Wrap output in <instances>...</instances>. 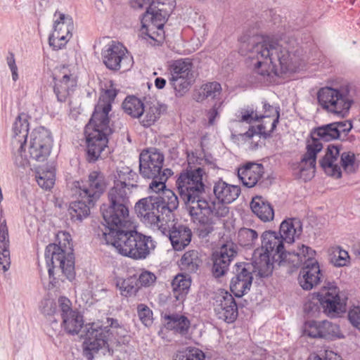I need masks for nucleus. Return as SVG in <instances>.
<instances>
[{
    "instance_id": "f257e3e1",
    "label": "nucleus",
    "mask_w": 360,
    "mask_h": 360,
    "mask_svg": "<svg viewBox=\"0 0 360 360\" xmlns=\"http://www.w3.org/2000/svg\"><path fill=\"white\" fill-rule=\"evenodd\" d=\"M248 58L255 73L264 79L266 78L267 82H271L269 78L274 76L295 72L299 67L295 56L290 54L282 41L278 42L262 39L252 46Z\"/></svg>"
},
{
    "instance_id": "f03ea898",
    "label": "nucleus",
    "mask_w": 360,
    "mask_h": 360,
    "mask_svg": "<svg viewBox=\"0 0 360 360\" xmlns=\"http://www.w3.org/2000/svg\"><path fill=\"white\" fill-rule=\"evenodd\" d=\"M113 186L108 191V202L101 207L104 221L114 225L129 222V195L136 188L137 174L130 167H119L115 174Z\"/></svg>"
},
{
    "instance_id": "7ed1b4c3",
    "label": "nucleus",
    "mask_w": 360,
    "mask_h": 360,
    "mask_svg": "<svg viewBox=\"0 0 360 360\" xmlns=\"http://www.w3.org/2000/svg\"><path fill=\"white\" fill-rule=\"evenodd\" d=\"M106 227L103 231L107 244L115 248L122 255L134 259H145L155 248V242L150 236H144L136 231H128L131 226L129 222L126 225H114L105 221Z\"/></svg>"
},
{
    "instance_id": "20e7f679",
    "label": "nucleus",
    "mask_w": 360,
    "mask_h": 360,
    "mask_svg": "<svg viewBox=\"0 0 360 360\" xmlns=\"http://www.w3.org/2000/svg\"><path fill=\"white\" fill-rule=\"evenodd\" d=\"M207 174L202 167L188 168L181 172L176 180V186L181 198L188 205V210L193 220L204 222L202 210L210 212L207 200L200 198L205 191ZM214 209V204H211Z\"/></svg>"
},
{
    "instance_id": "39448f33",
    "label": "nucleus",
    "mask_w": 360,
    "mask_h": 360,
    "mask_svg": "<svg viewBox=\"0 0 360 360\" xmlns=\"http://www.w3.org/2000/svg\"><path fill=\"white\" fill-rule=\"evenodd\" d=\"M128 332L117 319H107V326L92 323L86 326V334L83 342V354L88 360H92L94 354L100 349L108 350L129 342Z\"/></svg>"
},
{
    "instance_id": "423d86ee",
    "label": "nucleus",
    "mask_w": 360,
    "mask_h": 360,
    "mask_svg": "<svg viewBox=\"0 0 360 360\" xmlns=\"http://www.w3.org/2000/svg\"><path fill=\"white\" fill-rule=\"evenodd\" d=\"M262 245L253 254L255 267L258 276L267 277L273 271V261L276 256L281 261L289 263V256L292 252H285L284 240L280 235L273 231H266L261 236Z\"/></svg>"
},
{
    "instance_id": "0eeeda50",
    "label": "nucleus",
    "mask_w": 360,
    "mask_h": 360,
    "mask_svg": "<svg viewBox=\"0 0 360 360\" xmlns=\"http://www.w3.org/2000/svg\"><path fill=\"white\" fill-rule=\"evenodd\" d=\"M70 235L60 231L56 235L58 244H49L45 251V259L50 278L53 276V270L58 268L68 279L75 276V261Z\"/></svg>"
},
{
    "instance_id": "6e6552de",
    "label": "nucleus",
    "mask_w": 360,
    "mask_h": 360,
    "mask_svg": "<svg viewBox=\"0 0 360 360\" xmlns=\"http://www.w3.org/2000/svg\"><path fill=\"white\" fill-rule=\"evenodd\" d=\"M213 192L217 201L207 200V203H213L216 207L214 206V209H212V206L209 205L210 212L202 210L201 217H203L205 220L204 222H200L201 225L198 227V230L202 236L207 235L212 231V227L210 224H207L209 220L207 217H225L229 214V210L224 204H229L235 201L240 193V188L238 186L229 184L223 180H219L214 184Z\"/></svg>"
},
{
    "instance_id": "1a4fd4ad",
    "label": "nucleus",
    "mask_w": 360,
    "mask_h": 360,
    "mask_svg": "<svg viewBox=\"0 0 360 360\" xmlns=\"http://www.w3.org/2000/svg\"><path fill=\"white\" fill-rule=\"evenodd\" d=\"M319 105L327 113L340 118L348 116L354 98L348 85L324 86L317 93Z\"/></svg>"
},
{
    "instance_id": "9d476101",
    "label": "nucleus",
    "mask_w": 360,
    "mask_h": 360,
    "mask_svg": "<svg viewBox=\"0 0 360 360\" xmlns=\"http://www.w3.org/2000/svg\"><path fill=\"white\" fill-rule=\"evenodd\" d=\"M316 252L304 245H299L289 256V263L295 267L303 265L298 278L299 283L304 290H311L321 281L322 273L315 258Z\"/></svg>"
},
{
    "instance_id": "9b49d317",
    "label": "nucleus",
    "mask_w": 360,
    "mask_h": 360,
    "mask_svg": "<svg viewBox=\"0 0 360 360\" xmlns=\"http://www.w3.org/2000/svg\"><path fill=\"white\" fill-rule=\"evenodd\" d=\"M167 15L164 3L153 1L141 20L139 36L153 46L160 44L164 39L163 27Z\"/></svg>"
},
{
    "instance_id": "f8f14e48",
    "label": "nucleus",
    "mask_w": 360,
    "mask_h": 360,
    "mask_svg": "<svg viewBox=\"0 0 360 360\" xmlns=\"http://www.w3.org/2000/svg\"><path fill=\"white\" fill-rule=\"evenodd\" d=\"M109 119H94L92 116L85 127L87 160L95 162L101 157L108 146V136L112 133Z\"/></svg>"
},
{
    "instance_id": "ddd939ff",
    "label": "nucleus",
    "mask_w": 360,
    "mask_h": 360,
    "mask_svg": "<svg viewBox=\"0 0 360 360\" xmlns=\"http://www.w3.org/2000/svg\"><path fill=\"white\" fill-rule=\"evenodd\" d=\"M320 164L325 173L335 179L341 177L342 169L347 173H352L357 168L354 153L342 152L341 146L334 144L328 146Z\"/></svg>"
},
{
    "instance_id": "4468645a",
    "label": "nucleus",
    "mask_w": 360,
    "mask_h": 360,
    "mask_svg": "<svg viewBox=\"0 0 360 360\" xmlns=\"http://www.w3.org/2000/svg\"><path fill=\"white\" fill-rule=\"evenodd\" d=\"M169 83L177 97L184 96L195 82V72L190 58H181L172 62L169 65Z\"/></svg>"
},
{
    "instance_id": "2eb2a0df",
    "label": "nucleus",
    "mask_w": 360,
    "mask_h": 360,
    "mask_svg": "<svg viewBox=\"0 0 360 360\" xmlns=\"http://www.w3.org/2000/svg\"><path fill=\"white\" fill-rule=\"evenodd\" d=\"M158 199L153 195L139 200L134 206L137 217L145 224L160 231V225L167 222V218L162 214Z\"/></svg>"
},
{
    "instance_id": "dca6fc26",
    "label": "nucleus",
    "mask_w": 360,
    "mask_h": 360,
    "mask_svg": "<svg viewBox=\"0 0 360 360\" xmlns=\"http://www.w3.org/2000/svg\"><path fill=\"white\" fill-rule=\"evenodd\" d=\"M263 108L264 110L263 115H258L252 108L241 109L237 115L238 120L233 122L235 127H238L244 122L250 124L255 121H259V118L271 119L269 126L266 124L260 126L259 131L262 134L273 132L279 120L280 115L278 108L263 102Z\"/></svg>"
},
{
    "instance_id": "f3484780",
    "label": "nucleus",
    "mask_w": 360,
    "mask_h": 360,
    "mask_svg": "<svg viewBox=\"0 0 360 360\" xmlns=\"http://www.w3.org/2000/svg\"><path fill=\"white\" fill-rule=\"evenodd\" d=\"M102 60L107 68L117 71L129 70L133 65V58L126 48L120 43L112 41L105 46L101 52Z\"/></svg>"
},
{
    "instance_id": "a211bd4d",
    "label": "nucleus",
    "mask_w": 360,
    "mask_h": 360,
    "mask_svg": "<svg viewBox=\"0 0 360 360\" xmlns=\"http://www.w3.org/2000/svg\"><path fill=\"white\" fill-rule=\"evenodd\" d=\"M53 32L49 38V45L55 50L62 49L72 37L74 23L72 17L56 11L53 16Z\"/></svg>"
},
{
    "instance_id": "6ab92c4d",
    "label": "nucleus",
    "mask_w": 360,
    "mask_h": 360,
    "mask_svg": "<svg viewBox=\"0 0 360 360\" xmlns=\"http://www.w3.org/2000/svg\"><path fill=\"white\" fill-rule=\"evenodd\" d=\"M323 148L317 141H308L307 153L301 160L292 166L293 174L304 181L311 179L315 174L316 155Z\"/></svg>"
},
{
    "instance_id": "aec40b11",
    "label": "nucleus",
    "mask_w": 360,
    "mask_h": 360,
    "mask_svg": "<svg viewBox=\"0 0 360 360\" xmlns=\"http://www.w3.org/2000/svg\"><path fill=\"white\" fill-rule=\"evenodd\" d=\"M52 137L45 127H38L32 132L29 145L30 158L38 162L45 161L51 153Z\"/></svg>"
},
{
    "instance_id": "412c9836",
    "label": "nucleus",
    "mask_w": 360,
    "mask_h": 360,
    "mask_svg": "<svg viewBox=\"0 0 360 360\" xmlns=\"http://www.w3.org/2000/svg\"><path fill=\"white\" fill-rule=\"evenodd\" d=\"M13 131L12 145L14 148H16L15 162L17 165L25 167L28 164L27 158L23 154L29 131V122L26 114L21 113L18 116L14 122Z\"/></svg>"
},
{
    "instance_id": "4be33fe9",
    "label": "nucleus",
    "mask_w": 360,
    "mask_h": 360,
    "mask_svg": "<svg viewBox=\"0 0 360 360\" xmlns=\"http://www.w3.org/2000/svg\"><path fill=\"white\" fill-rule=\"evenodd\" d=\"M53 91L59 102H65L75 90L77 77L65 66L58 68L53 74Z\"/></svg>"
},
{
    "instance_id": "5701e85b",
    "label": "nucleus",
    "mask_w": 360,
    "mask_h": 360,
    "mask_svg": "<svg viewBox=\"0 0 360 360\" xmlns=\"http://www.w3.org/2000/svg\"><path fill=\"white\" fill-rule=\"evenodd\" d=\"M106 186L107 182L104 175L101 172L93 171L89 174L86 184L77 182L75 194L78 195L79 198L87 199L89 202H95L104 192Z\"/></svg>"
},
{
    "instance_id": "b1692460",
    "label": "nucleus",
    "mask_w": 360,
    "mask_h": 360,
    "mask_svg": "<svg viewBox=\"0 0 360 360\" xmlns=\"http://www.w3.org/2000/svg\"><path fill=\"white\" fill-rule=\"evenodd\" d=\"M159 231L169 238L173 248L176 251L184 249L191 240V230L176 222L174 218L168 219L166 223L161 224Z\"/></svg>"
},
{
    "instance_id": "393cba45",
    "label": "nucleus",
    "mask_w": 360,
    "mask_h": 360,
    "mask_svg": "<svg viewBox=\"0 0 360 360\" xmlns=\"http://www.w3.org/2000/svg\"><path fill=\"white\" fill-rule=\"evenodd\" d=\"M319 300L324 312L335 316L346 311L347 297L336 286H330L319 294Z\"/></svg>"
},
{
    "instance_id": "a878e982",
    "label": "nucleus",
    "mask_w": 360,
    "mask_h": 360,
    "mask_svg": "<svg viewBox=\"0 0 360 360\" xmlns=\"http://www.w3.org/2000/svg\"><path fill=\"white\" fill-rule=\"evenodd\" d=\"M252 272H257L255 262L237 264L235 276L230 283V289L236 297H241L249 290L252 283Z\"/></svg>"
},
{
    "instance_id": "bb28decb",
    "label": "nucleus",
    "mask_w": 360,
    "mask_h": 360,
    "mask_svg": "<svg viewBox=\"0 0 360 360\" xmlns=\"http://www.w3.org/2000/svg\"><path fill=\"white\" fill-rule=\"evenodd\" d=\"M164 155L156 148H150L141 152L139 155L140 174L147 179H155L162 173Z\"/></svg>"
},
{
    "instance_id": "cd10ccee",
    "label": "nucleus",
    "mask_w": 360,
    "mask_h": 360,
    "mask_svg": "<svg viewBox=\"0 0 360 360\" xmlns=\"http://www.w3.org/2000/svg\"><path fill=\"white\" fill-rule=\"evenodd\" d=\"M214 310L219 319L233 322L238 316V307L231 294L220 290L215 297Z\"/></svg>"
},
{
    "instance_id": "c85d7f7f",
    "label": "nucleus",
    "mask_w": 360,
    "mask_h": 360,
    "mask_svg": "<svg viewBox=\"0 0 360 360\" xmlns=\"http://www.w3.org/2000/svg\"><path fill=\"white\" fill-rule=\"evenodd\" d=\"M237 255L236 246L232 243L223 245L212 255V274L214 277L224 276L228 270L229 266Z\"/></svg>"
},
{
    "instance_id": "c756f323",
    "label": "nucleus",
    "mask_w": 360,
    "mask_h": 360,
    "mask_svg": "<svg viewBox=\"0 0 360 360\" xmlns=\"http://www.w3.org/2000/svg\"><path fill=\"white\" fill-rule=\"evenodd\" d=\"M264 174L261 164L248 163L238 169V176L243 184L248 188L255 186Z\"/></svg>"
},
{
    "instance_id": "7c9ffc66",
    "label": "nucleus",
    "mask_w": 360,
    "mask_h": 360,
    "mask_svg": "<svg viewBox=\"0 0 360 360\" xmlns=\"http://www.w3.org/2000/svg\"><path fill=\"white\" fill-rule=\"evenodd\" d=\"M302 232V225L298 219L289 218L283 221L278 233L283 240L289 244L298 238Z\"/></svg>"
},
{
    "instance_id": "2f4dec72",
    "label": "nucleus",
    "mask_w": 360,
    "mask_h": 360,
    "mask_svg": "<svg viewBox=\"0 0 360 360\" xmlns=\"http://www.w3.org/2000/svg\"><path fill=\"white\" fill-rule=\"evenodd\" d=\"M0 266L4 272L11 266L10 240L6 220L0 224Z\"/></svg>"
},
{
    "instance_id": "473e14b6",
    "label": "nucleus",
    "mask_w": 360,
    "mask_h": 360,
    "mask_svg": "<svg viewBox=\"0 0 360 360\" xmlns=\"http://www.w3.org/2000/svg\"><path fill=\"white\" fill-rule=\"evenodd\" d=\"M158 199V204L162 210V214L165 215L167 219H173L172 212L177 209L179 206V200L176 195L170 189H166L160 194L154 195Z\"/></svg>"
},
{
    "instance_id": "72a5a7b5",
    "label": "nucleus",
    "mask_w": 360,
    "mask_h": 360,
    "mask_svg": "<svg viewBox=\"0 0 360 360\" xmlns=\"http://www.w3.org/2000/svg\"><path fill=\"white\" fill-rule=\"evenodd\" d=\"M250 208L262 221L266 222L274 219V212L272 206L262 196H256L252 199Z\"/></svg>"
},
{
    "instance_id": "f704fd0d",
    "label": "nucleus",
    "mask_w": 360,
    "mask_h": 360,
    "mask_svg": "<svg viewBox=\"0 0 360 360\" xmlns=\"http://www.w3.org/2000/svg\"><path fill=\"white\" fill-rule=\"evenodd\" d=\"M117 95L115 89H108L102 94L95 106L92 116L94 119H109L108 113L111 110V103Z\"/></svg>"
},
{
    "instance_id": "c9c22d12",
    "label": "nucleus",
    "mask_w": 360,
    "mask_h": 360,
    "mask_svg": "<svg viewBox=\"0 0 360 360\" xmlns=\"http://www.w3.org/2000/svg\"><path fill=\"white\" fill-rule=\"evenodd\" d=\"M191 283V277L187 274H177L172 282L173 295L176 300H184L188 292Z\"/></svg>"
},
{
    "instance_id": "e433bc0d",
    "label": "nucleus",
    "mask_w": 360,
    "mask_h": 360,
    "mask_svg": "<svg viewBox=\"0 0 360 360\" xmlns=\"http://www.w3.org/2000/svg\"><path fill=\"white\" fill-rule=\"evenodd\" d=\"M164 319L165 325L167 329L174 330L175 332L181 334H185L189 328L190 321L185 316L174 314L165 315Z\"/></svg>"
},
{
    "instance_id": "4c0bfd02",
    "label": "nucleus",
    "mask_w": 360,
    "mask_h": 360,
    "mask_svg": "<svg viewBox=\"0 0 360 360\" xmlns=\"http://www.w3.org/2000/svg\"><path fill=\"white\" fill-rule=\"evenodd\" d=\"M202 259L197 250H189L186 252L181 257L179 262V266L182 271L187 273H195L198 271Z\"/></svg>"
},
{
    "instance_id": "58836bf2",
    "label": "nucleus",
    "mask_w": 360,
    "mask_h": 360,
    "mask_svg": "<svg viewBox=\"0 0 360 360\" xmlns=\"http://www.w3.org/2000/svg\"><path fill=\"white\" fill-rule=\"evenodd\" d=\"M160 107L158 103L147 102L144 110L139 117L140 123L145 127L153 125L160 117Z\"/></svg>"
},
{
    "instance_id": "ea45409f",
    "label": "nucleus",
    "mask_w": 360,
    "mask_h": 360,
    "mask_svg": "<svg viewBox=\"0 0 360 360\" xmlns=\"http://www.w3.org/2000/svg\"><path fill=\"white\" fill-rule=\"evenodd\" d=\"M333 123L323 125L316 128L311 134V139L309 141H317L322 145L323 141H330L338 139V131L335 128Z\"/></svg>"
},
{
    "instance_id": "a19ab883",
    "label": "nucleus",
    "mask_w": 360,
    "mask_h": 360,
    "mask_svg": "<svg viewBox=\"0 0 360 360\" xmlns=\"http://www.w3.org/2000/svg\"><path fill=\"white\" fill-rule=\"evenodd\" d=\"M62 326L69 334H77L84 325L82 316L77 311L62 317Z\"/></svg>"
},
{
    "instance_id": "79ce46f5",
    "label": "nucleus",
    "mask_w": 360,
    "mask_h": 360,
    "mask_svg": "<svg viewBox=\"0 0 360 360\" xmlns=\"http://www.w3.org/2000/svg\"><path fill=\"white\" fill-rule=\"evenodd\" d=\"M145 103L139 98L127 96L122 103L124 111L131 117L139 118L144 110Z\"/></svg>"
},
{
    "instance_id": "37998d69",
    "label": "nucleus",
    "mask_w": 360,
    "mask_h": 360,
    "mask_svg": "<svg viewBox=\"0 0 360 360\" xmlns=\"http://www.w3.org/2000/svg\"><path fill=\"white\" fill-rule=\"evenodd\" d=\"M70 203L69 213L72 219L81 221L89 214V206L94 202H89L87 199L82 198Z\"/></svg>"
},
{
    "instance_id": "c03bdc74",
    "label": "nucleus",
    "mask_w": 360,
    "mask_h": 360,
    "mask_svg": "<svg viewBox=\"0 0 360 360\" xmlns=\"http://www.w3.org/2000/svg\"><path fill=\"white\" fill-rule=\"evenodd\" d=\"M116 286L122 296H131L138 290L137 278L134 276H129L127 278H117Z\"/></svg>"
},
{
    "instance_id": "a18cd8bd",
    "label": "nucleus",
    "mask_w": 360,
    "mask_h": 360,
    "mask_svg": "<svg viewBox=\"0 0 360 360\" xmlns=\"http://www.w3.org/2000/svg\"><path fill=\"white\" fill-rule=\"evenodd\" d=\"M221 86L217 82H207L201 86L198 96L195 98L197 101H202L207 98H216L221 92Z\"/></svg>"
},
{
    "instance_id": "49530a36",
    "label": "nucleus",
    "mask_w": 360,
    "mask_h": 360,
    "mask_svg": "<svg viewBox=\"0 0 360 360\" xmlns=\"http://www.w3.org/2000/svg\"><path fill=\"white\" fill-rule=\"evenodd\" d=\"M35 176L39 186L42 188L48 190L54 185L55 172L52 168L48 170H38Z\"/></svg>"
},
{
    "instance_id": "de8ad7c7",
    "label": "nucleus",
    "mask_w": 360,
    "mask_h": 360,
    "mask_svg": "<svg viewBox=\"0 0 360 360\" xmlns=\"http://www.w3.org/2000/svg\"><path fill=\"white\" fill-rule=\"evenodd\" d=\"M172 174V172L169 169H164L162 173L160 175L157 176L155 179H152L153 181L150 184L149 189L154 192L155 194H160L161 192L165 191L166 186L165 182L167 180L168 177Z\"/></svg>"
},
{
    "instance_id": "09e8293b",
    "label": "nucleus",
    "mask_w": 360,
    "mask_h": 360,
    "mask_svg": "<svg viewBox=\"0 0 360 360\" xmlns=\"http://www.w3.org/2000/svg\"><path fill=\"white\" fill-rule=\"evenodd\" d=\"M258 238V233L256 231L248 229L242 228L239 230L238 233V239L240 245L252 246Z\"/></svg>"
},
{
    "instance_id": "8fccbe9b",
    "label": "nucleus",
    "mask_w": 360,
    "mask_h": 360,
    "mask_svg": "<svg viewBox=\"0 0 360 360\" xmlns=\"http://www.w3.org/2000/svg\"><path fill=\"white\" fill-rule=\"evenodd\" d=\"M340 330L338 325L328 321H321V338L326 339L340 338Z\"/></svg>"
},
{
    "instance_id": "3c124183",
    "label": "nucleus",
    "mask_w": 360,
    "mask_h": 360,
    "mask_svg": "<svg viewBox=\"0 0 360 360\" xmlns=\"http://www.w3.org/2000/svg\"><path fill=\"white\" fill-rule=\"evenodd\" d=\"M331 262L335 266H345L349 262V256L347 251L341 249L340 248H336L331 257Z\"/></svg>"
},
{
    "instance_id": "603ef678",
    "label": "nucleus",
    "mask_w": 360,
    "mask_h": 360,
    "mask_svg": "<svg viewBox=\"0 0 360 360\" xmlns=\"http://www.w3.org/2000/svg\"><path fill=\"white\" fill-rule=\"evenodd\" d=\"M261 120L262 122L259 124H258L256 127L255 126H250L249 127L248 130L244 133H243L242 131H236V130L235 131V133H237L238 135L241 136L243 137L248 138L249 139L252 138L255 135L263 136L264 137L269 136L271 132H269L267 134H262L259 131V129L260 126H262L263 124H266V126H269V121L271 120V119L259 118V120Z\"/></svg>"
},
{
    "instance_id": "864d4df0",
    "label": "nucleus",
    "mask_w": 360,
    "mask_h": 360,
    "mask_svg": "<svg viewBox=\"0 0 360 360\" xmlns=\"http://www.w3.org/2000/svg\"><path fill=\"white\" fill-rule=\"evenodd\" d=\"M304 333L311 338H321V321H309L304 323Z\"/></svg>"
},
{
    "instance_id": "5fc2aeb1",
    "label": "nucleus",
    "mask_w": 360,
    "mask_h": 360,
    "mask_svg": "<svg viewBox=\"0 0 360 360\" xmlns=\"http://www.w3.org/2000/svg\"><path fill=\"white\" fill-rule=\"evenodd\" d=\"M137 312L139 317L146 326H150L153 323V312L148 307L143 304L138 305Z\"/></svg>"
},
{
    "instance_id": "6e6d98bb",
    "label": "nucleus",
    "mask_w": 360,
    "mask_h": 360,
    "mask_svg": "<svg viewBox=\"0 0 360 360\" xmlns=\"http://www.w3.org/2000/svg\"><path fill=\"white\" fill-rule=\"evenodd\" d=\"M156 276L148 271H143L139 276L138 281L143 287H150L156 281Z\"/></svg>"
},
{
    "instance_id": "4d7b16f0",
    "label": "nucleus",
    "mask_w": 360,
    "mask_h": 360,
    "mask_svg": "<svg viewBox=\"0 0 360 360\" xmlns=\"http://www.w3.org/2000/svg\"><path fill=\"white\" fill-rule=\"evenodd\" d=\"M58 306L60 311L61 318L75 311L72 309V303L66 297H60L58 300Z\"/></svg>"
},
{
    "instance_id": "13d9d810",
    "label": "nucleus",
    "mask_w": 360,
    "mask_h": 360,
    "mask_svg": "<svg viewBox=\"0 0 360 360\" xmlns=\"http://www.w3.org/2000/svg\"><path fill=\"white\" fill-rule=\"evenodd\" d=\"M39 309L44 315H53L56 311V304L52 300L46 298L41 300Z\"/></svg>"
},
{
    "instance_id": "bf43d9fd",
    "label": "nucleus",
    "mask_w": 360,
    "mask_h": 360,
    "mask_svg": "<svg viewBox=\"0 0 360 360\" xmlns=\"http://www.w3.org/2000/svg\"><path fill=\"white\" fill-rule=\"evenodd\" d=\"M307 360H342L341 356L337 354L326 351L324 354H311Z\"/></svg>"
},
{
    "instance_id": "052dcab7",
    "label": "nucleus",
    "mask_w": 360,
    "mask_h": 360,
    "mask_svg": "<svg viewBox=\"0 0 360 360\" xmlns=\"http://www.w3.org/2000/svg\"><path fill=\"white\" fill-rule=\"evenodd\" d=\"M348 319L354 327L360 330V306L354 307L349 309Z\"/></svg>"
},
{
    "instance_id": "680f3d73",
    "label": "nucleus",
    "mask_w": 360,
    "mask_h": 360,
    "mask_svg": "<svg viewBox=\"0 0 360 360\" xmlns=\"http://www.w3.org/2000/svg\"><path fill=\"white\" fill-rule=\"evenodd\" d=\"M182 360H205V354L198 349H192Z\"/></svg>"
},
{
    "instance_id": "e2e57ef3",
    "label": "nucleus",
    "mask_w": 360,
    "mask_h": 360,
    "mask_svg": "<svg viewBox=\"0 0 360 360\" xmlns=\"http://www.w3.org/2000/svg\"><path fill=\"white\" fill-rule=\"evenodd\" d=\"M333 124L335 125V128H337L338 131V139L342 133L347 134L348 133L352 128V124L350 122L343 121V122H333Z\"/></svg>"
},
{
    "instance_id": "0e129e2a",
    "label": "nucleus",
    "mask_w": 360,
    "mask_h": 360,
    "mask_svg": "<svg viewBox=\"0 0 360 360\" xmlns=\"http://www.w3.org/2000/svg\"><path fill=\"white\" fill-rule=\"evenodd\" d=\"M221 107L220 104H215L207 112L208 121L210 125L214 124L215 118L219 117V110Z\"/></svg>"
},
{
    "instance_id": "69168bd1",
    "label": "nucleus",
    "mask_w": 360,
    "mask_h": 360,
    "mask_svg": "<svg viewBox=\"0 0 360 360\" xmlns=\"http://www.w3.org/2000/svg\"><path fill=\"white\" fill-rule=\"evenodd\" d=\"M11 72L12 79L13 82H16L19 79L18 68L17 65L9 68Z\"/></svg>"
},
{
    "instance_id": "338daca9",
    "label": "nucleus",
    "mask_w": 360,
    "mask_h": 360,
    "mask_svg": "<svg viewBox=\"0 0 360 360\" xmlns=\"http://www.w3.org/2000/svg\"><path fill=\"white\" fill-rule=\"evenodd\" d=\"M6 63L8 68L13 67L16 65L14 54L9 53L6 57Z\"/></svg>"
},
{
    "instance_id": "774afa93",
    "label": "nucleus",
    "mask_w": 360,
    "mask_h": 360,
    "mask_svg": "<svg viewBox=\"0 0 360 360\" xmlns=\"http://www.w3.org/2000/svg\"><path fill=\"white\" fill-rule=\"evenodd\" d=\"M165 84L166 80L162 77H158L155 80V85L159 89H163Z\"/></svg>"
}]
</instances>
